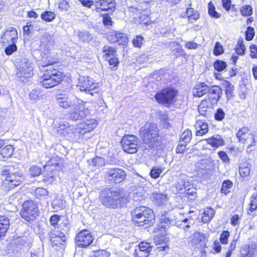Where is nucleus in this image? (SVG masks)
<instances>
[{"instance_id": "1", "label": "nucleus", "mask_w": 257, "mask_h": 257, "mask_svg": "<svg viewBox=\"0 0 257 257\" xmlns=\"http://www.w3.org/2000/svg\"><path fill=\"white\" fill-rule=\"evenodd\" d=\"M101 202L108 208L121 207L126 202V193L122 189L116 188H107L101 193Z\"/></svg>"}, {"instance_id": "2", "label": "nucleus", "mask_w": 257, "mask_h": 257, "mask_svg": "<svg viewBox=\"0 0 257 257\" xmlns=\"http://www.w3.org/2000/svg\"><path fill=\"white\" fill-rule=\"evenodd\" d=\"M132 221L136 225L147 227L153 224L155 220L153 211L146 206L136 207L131 212Z\"/></svg>"}, {"instance_id": "3", "label": "nucleus", "mask_w": 257, "mask_h": 257, "mask_svg": "<svg viewBox=\"0 0 257 257\" xmlns=\"http://www.w3.org/2000/svg\"><path fill=\"white\" fill-rule=\"evenodd\" d=\"M63 72L54 68L46 70L43 75L40 84L46 88H50L58 85L63 80Z\"/></svg>"}, {"instance_id": "4", "label": "nucleus", "mask_w": 257, "mask_h": 257, "mask_svg": "<svg viewBox=\"0 0 257 257\" xmlns=\"http://www.w3.org/2000/svg\"><path fill=\"white\" fill-rule=\"evenodd\" d=\"M23 180V173L21 171L11 173L2 181L0 185V194L7 193L11 189L19 186Z\"/></svg>"}, {"instance_id": "5", "label": "nucleus", "mask_w": 257, "mask_h": 257, "mask_svg": "<svg viewBox=\"0 0 257 257\" xmlns=\"http://www.w3.org/2000/svg\"><path fill=\"white\" fill-rule=\"evenodd\" d=\"M178 91L175 88L168 87L157 92L155 96L157 101L162 104L170 105L175 100Z\"/></svg>"}, {"instance_id": "6", "label": "nucleus", "mask_w": 257, "mask_h": 257, "mask_svg": "<svg viewBox=\"0 0 257 257\" xmlns=\"http://www.w3.org/2000/svg\"><path fill=\"white\" fill-rule=\"evenodd\" d=\"M89 113L88 108L85 106L84 102L77 98H75L72 109L70 111V118L75 120L85 118Z\"/></svg>"}, {"instance_id": "7", "label": "nucleus", "mask_w": 257, "mask_h": 257, "mask_svg": "<svg viewBox=\"0 0 257 257\" xmlns=\"http://www.w3.org/2000/svg\"><path fill=\"white\" fill-rule=\"evenodd\" d=\"M78 86L81 91H85L91 95L98 93L99 88L92 78L88 76H80Z\"/></svg>"}, {"instance_id": "8", "label": "nucleus", "mask_w": 257, "mask_h": 257, "mask_svg": "<svg viewBox=\"0 0 257 257\" xmlns=\"http://www.w3.org/2000/svg\"><path fill=\"white\" fill-rule=\"evenodd\" d=\"M126 172L119 168H111L107 169L105 172V178L109 183H120L126 178Z\"/></svg>"}, {"instance_id": "9", "label": "nucleus", "mask_w": 257, "mask_h": 257, "mask_svg": "<svg viewBox=\"0 0 257 257\" xmlns=\"http://www.w3.org/2000/svg\"><path fill=\"white\" fill-rule=\"evenodd\" d=\"M37 205L32 201H25L20 212L22 217L27 221L33 220L38 215Z\"/></svg>"}, {"instance_id": "10", "label": "nucleus", "mask_w": 257, "mask_h": 257, "mask_svg": "<svg viewBox=\"0 0 257 257\" xmlns=\"http://www.w3.org/2000/svg\"><path fill=\"white\" fill-rule=\"evenodd\" d=\"M139 140L134 135L124 136L121 141L123 150L128 154H134L138 151Z\"/></svg>"}, {"instance_id": "11", "label": "nucleus", "mask_w": 257, "mask_h": 257, "mask_svg": "<svg viewBox=\"0 0 257 257\" xmlns=\"http://www.w3.org/2000/svg\"><path fill=\"white\" fill-rule=\"evenodd\" d=\"M170 225L180 226L181 225V221H177L175 218H170L167 217L166 215H162L157 229L160 232V234L162 237L166 235L167 229L170 227Z\"/></svg>"}, {"instance_id": "12", "label": "nucleus", "mask_w": 257, "mask_h": 257, "mask_svg": "<svg viewBox=\"0 0 257 257\" xmlns=\"http://www.w3.org/2000/svg\"><path fill=\"white\" fill-rule=\"evenodd\" d=\"M49 238L53 247L58 249V247H64L66 236L64 233L57 230H52L49 233Z\"/></svg>"}, {"instance_id": "13", "label": "nucleus", "mask_w": 257, "mask_h": 257, "mask_svg": "<svg viewBox=\"0 0 257 257\" xmlns=\"http://www.w3.org/2000/svg\"><path fill=\"white\" fill-rule=\"evenodd\" d=\"M94 237L88 230L81 231L75 237L76 244L79 247H87L92 243Z\"/></svg>"}, {"instance_id": "14", "label": "nucleus", "mask_w": 257, "mask_h": 257, "mask_svg": "<svg viewBox=\"0 0 257 257\" xmlns=\"http://www.w3.org/2000/svg\"><path fill=\"white\" fill-rule=\"evenodd\" d=\"M191 183L187 177L181 176L179 178L176 183L172 187V191L175 194L183 193L185 192L186 189L192 186Z\"/></svg>"}, {"instance_id": "15", "label": "nucleus", "mask_w": 257, "mask_h": 257, "mask_svg": "<svg viewBox=\"0 0 257 257\" xmlns=\"http://www.w3.org/2000/svg\"><path fill=\"white\" fill-rule=\"evenodd\" d=\"M18 70L17 74L19 77H30L33 74V70L32 63L27 59H23L21 62Z\"/></svg>"}, {"instance_id": "16", "label": "nucleus", "mask_w": 257, "mask_h": 257, "mask_svg": "<svg viewBox=\"0 0 257 257\" xmlns=\"http://www.w3.org/2000/svg\"><path fill=\"white\" fill-rule=\"evenodd\" d=\"M96 10L112 12L115 7L114 0H94Z\"/></svg>"}, {"instance_id": "17", "label": "nucleus", "mask_w": 257, "mask_h": 257, "mask_svg": "<svg viewBox=\"0 0 257 257\" xmlns=\"http://www.w3.org/2000/svg\"><path fill=\"white\" fill-rule=\"evenodd\" d=\"M18 39V32L16 28L9 27L2 35L1 38L2 42L6 44L16 42Z\"/></svg>"}, {"instance_id": "18", "label": "nucleus", "mask_w": 257, "mask_h": 257, "mask_svg": "<svg viewBox=\"0 0 257 257\" xmlns=\"http://www.w3.org/2000/svg\"><path fill=\"white\" fill-rule=\"evenodd\" d=\"M140 135L146 144L156 141L159 137L157 130H141Z\"/></svg>"}, {"instance_id": "19", "label": "nucleus", "mask_w": 257, "mask_h": 257, "mask_svg": "<svg viewBox=\"0 0 257 257\" xmlns=\"http://www.w3.org/2000/svg\"><path fill=\"white\" fill-rule=\"evenodd\" d=\"M56 99L59 106L64 109H67L70 107H72L75 101V98L72 99L69 96L63 94L57 95Z\"/></svg>"}, {"instance_id": "20", "label": "nucleus", "mask_w": 257, "mask_h": 257, "mask_svg": "<svg viewBox=\"0 0 257 257\" xmlns=\"http://www.w3.org/2000/svg\"><path fill=\"white\" fill-rule=\"evenodd\" d=\"M222 94V91L221 88L217 85H213L209 87L208 96L212 103H216Z\"/></svg>"}, {"instance_id": "21", "label": "nucleus", "mask_w": 257, "mask_h": 257, "mask_svg": "<svg viewBox=\"0 0 257 257\" xmlns=\"http://www.w3.org/2000/svg\"><path fill=\"white\" fill-rule=\"evenodd\" d=\"M78 36L82 42H87L91 45H96L98 43L96 37L87 31L79 32Z\"/></svg>"}, {"instance_id": "22", "label": "nucleus", "mask_w": 257, "mask_h": 257, "mask_svg": "<svg viewBox=\"0 0 257 257\" xmlns=\"http://www.w3.org/2000/svg\"><path fill=\"white\" fill-rule=\"evenodd\" d=\"M212 161L211 159H203L197 162L196 167L198 171L202 174H205L212 167Z\"/></svg>"}, {"instance_id": "23", "label": "nucleus", "mask_w": 257, "mask_h": 257, "mask_svg": "<svg viewBox=\"0 0 257 257\" xmlns=\"http://www.w3.org/2000/svg\"><path fill=\"white\" fill-rule=\"evenodd\" d=\"M52 160L50 163L46 166H44V169L49 171L50 173H47L46 174H44L43 181L44 182L47 183H51L55 180V175L56 174L55 172V169L53 167L56 168V166H54L51 164Z\"/></svg>"}, {"instance_id": "24", "label": "nucleus", "mask_w": 257, "mask_h": 257, "mask_svg": "<svg viewBox=\"0 0 257 257\" xmlns=\"http://www.w3.org/2000/svg\"><path fill=\"white\" fill-rule=\"evenodd\" d=\"M209 86L204 82L199 83L196 85L193 93L195 96L201 97L205 94L208 93Z\"/></svg>"}, {"instance_id": "25", "label": "nucleus", "mask_w": 257, "mask_h": 257, "mask_svg": "<svg viewBox=\"0 0 257 257\" xmlns=\"http://www.w3.org/2000/svg\"><path fill=\"white\" fill-rule=\"evenodd\" d=\"M9 226V219L5 216H0V237L5 235Z\"/></svg>"}, {"instance_id": "26", "label": "nucleus", "mask_w": 257, "mask_h": 257, "mask_svg": "<svg viewBox=\"0 0 257 257\" xmlns=\"http://www.w3.org/2000/svg\"><path fill=\"white\" fill-rule=\"evenodd\" d=\"M186 17L188 19V21L193 23L194 21H196L199 18V14L197 11H195L192 8H187L186 12Z\"/></svg>"}, {"instance_id": "27", "label": "nucleus", "mask_w": 257, "mask_h": 257, "mask_svg": "<svg viewBox=\"0 0 257 257\" xmlns=\"http://www.w3.org/2000/svg\"><path fill=\"white\" fill-rule=\"evenodd\" d=\"M56 62V60L49 54H45L42 57L40 65L43 67L50 66Z\"/></svg>"}, {"instance_id": "28", "label": "nucleus", "mask_w": 257, "mask_h": 257, "mask_svg": "<svg viewBox=\"0 0 257 257\" xmlns=\"http://www.w3.org/2000/svg\"><path fill=\"white\" fill-rule=\"evenodd\" d=\"M225 87V94L227 99H230L233 96L234 86L228 81L224 83Z\"/></svg>"}, {"instance_id": "29", "label": "nucleus", "mask_w": 257, "mask_h": 257, "mask_svg": "<svg viewBox=\"0 0 257 257\" xmlns=\"http://www.w3.org/2000/svg\"><path fill=\"white\" fill-rule=\"evenodd\" d=\"M14 152V148L12 145H7L1 152V156L3 158L8 159L11 157Z\"/></svg>"}, {"instance_id": "30", "label": "nucleus", "mask_w": 257, "mask_h": 257, "mask_svg": "<svg viewBox=\"0 0 257 257\" xmlns=\"http://www.w3.org/2000/svg\"><path fill=\"white\" fill-rule=\"evenodd\" d=\"M249 210L253 212L257 210V193L252 194L249 199Z\"/></svg>"}, {"instance_id": "31", "label": "nucleus", "mask_w": 257, "mask_h": 257, "mask_svg": "<svg viewBox=\"0 0 257 257\" xmlns=\"http://www.w3.org/2000/svg\"><path fill=\"white\" fill-rule=\"evenodd\" d=\"M35 195L40 199H46L48 196V191L44 188L38 187L35 191Z\"/></svg>"}, {"instance_id": "32", "label": "nucleus", "mask_w": 257, "mask_h": 257, "mask_svg": "<svg viewBox=\"0 0 257 257\" xmlns=\"http://www.w3.org/2000/svg\"><path fill=\"white\" fill-rule=\"evenodd\" d=\"M208 143L212 146L217 148L223 145V140L220 136H217L209 139Z\"/></svg>"}, {"instance_id": "33", "label": "nucleus", "mask_w": 257, "mask_h": 257, "mask_svg": "<svg viewBox=\"0 0 257 257\" xmlns=\"http://www.w3.org/2000/svg\"><path fill=\"white\" fill-rule=\"evenodd\" d=\"M209 101L205 99L202 100L198 106V111L202 115H205L208 108Z\"/></svg>"}, {"instance_id": "34", "label": "nucleus", "mask_w": 257, "mask_h": 257, "mask_svg": "<svg viewBox=\"0 0 257 257\" xmlns=\"http://www.w3.org/2000/svg\"><path fill=\"white\" fill-rule=\"evenodd\" d=\"M214 212L211 208H207L204 211V215L202 217L203 221L207 222L213 217Z\"/></svg>"}, {"instance_id": "35", "label": "nucleus", "mask_w": 257, "mask_h": 257, "mask_svg": "<svg viewBox=\"0 0 257 257\" xmlns=\"http://www.w3.org/2000/svg\"><path fill=\"white\" fill-rule=\"evenodd\" d=\"M232 182L229 180H226L224 181L222 184L221 188V192L225 194H227L230 192L228 190L232 187Z\"/></svg>"}, {"instance_id": "36", "label": "nucleus", "mask_w": 257, "mask_h": 257, "mask_svg": "<svg viewBox=\"0 0 257 257\" xmlns=\"http://www.w3.org/2000/svg\"><path fill=\"white\" fill-rule=\"evenodd\" d=\"M29 172L32 177L39 176L42 173L41 168L37 165L31 166L29 169Z\"/></svg>"}, {"instance_id": "37", "label": "nucleus", "mask_w": 257, "mask_h": 257, "mask_svg": "<svg viewBox=\"0 0 257 257\" xmlns=\"http://www.w3.org/2000/svg\"><path fill=\"white\" fill-rule=\"evenodd\" d=\"M41 19L46 22H51L55 18V15L50 11H46L41 15Z\"/></svg>"}, {"instance_id": "38", "label": "nucleus", "mask_w": 257, "mask_h": 257, "mask_svg": "<svg viewBox=\"0 0 257 257\" xmlns=\"http://www.w3.org/2000/svg\"><path fill=\"white\" fill-rule=\"evenodd\" d=\"M208 14L214 18H219L221 15L215 11V8L211 2H209L208 6Z\"/></svg>"}, {"instance_id": "39", "label": "nucleus", "mask_w": 257, "mask_h": 257, "mask_svg": "<svg viewBox=\"0 0 257 257\" xmlns=\"http://www.w3.org/2000/svg\"><path fill=\"white\" fill-rule=\"evenodd\" d=\"M214 69L217 71L220 72L223 70L227 66L226 63L222 60H216L213 64Z\"/></svg>"}, {"instance_id": "40", "label": "nucleus", "mask_w": 257, "mask_h": 257, "mask_svg": "<svg viewBox=\"0 0 257 257\" xmlns=\"http://www.w3.org/2000/svg\"><path fill=\"white\" fill-rule=\"evenodd\" d=\"M245 51V48L242 39H239L237 44L235 48V52L237 55H243Z\"/></svg>"}, {"instance_id": "41", "label": "nucleus", "mask_w": 257, "mask_h": 257, "mask_svg": "<svg viewBox=\"0 0 257 257\" xmlns=\"http://www.w3.org/2000/svg\"><path fill=\"white\" fill-rule=\"evenodd\" d=\"M152 246L151 245L150 243L148 242L142 241L139 244L138 249L145 252H148V253L152 250Z\"/></svg>"}, {"instance_id": "42", "label": "nucleus", "mask_w": 257, "mask_h": 257, "mask_svg": "<svg viewBox=\"0 0 257 257\" xmlns=\"http://www.w3.org/2000/svg\"><path fill=\"white\" fill-rule=\"evenodd\" d=\"M162 172V168L161 167H154L150 171V176L153 179L159 178L160 174Z\"/></svg>"}, {"instance_id": "43", "label": "nucleus", "mask_w": 257, "mask_h": 257, "mask_svg": "<svg viewBox=\"0 0 257 257\" xmlns=\"http://www.w3.org/2000/svg\"><path fill=\"white\" fill-rule=\"evenodd\" d=\"M103 52L105 53V55L108 57H110L111 56H114L116 53L115 49L113 47L108 45H106L103 48Z\"/></svg>"}, {"instance_id": "44", "label": "nucleus", "mask_w": 257, "mask_h": 257, "mask_svg": "<svg viewBox=\"0 0 257 257\" xmlns=\"http://www.w3.org/2000/svg\"><path fill=\"white\" fill-rule=\"evenodd\" d=\"M154 197L156 200V203L159 205L164 203L167 200L166 196L161 193L154 194Z\"/></svg>"}, {"instance_id": "45", "label": "nucleus", "mask_w": 257, "mask_h": 257, "mask_svg": "<svg viewBox=\"0 0 257 257\" xmlns=\"http://www.w3.org/2000/svg\"><path fill=\"white\" fill-rule=\"evenodd\" d=\"M31 99L36 100L42 97V92L39 89H33L29 94Z\"/></svg>"}, {"instance_id": "46", "label": "nucleus", "mask_w": 257, "mask_h": 257, "mask_svg": "<svg viewBox=\"0 0 257 257\" xmlns=\"http://www.w3.org/2000/svg\"><path fill=\"white\" fill-rule=\"evenodd\" d=\"M245 34L246 40L249 41L252 40L255 35L254 28L250 26L248 27L246 31H245Z\"/></svg>"}, {"instance_id": "47", "label": "nucleus", "mask_w": 257, "mask_h": 257, "mask_svg": "<svg viewBox=\"0 0 257 257\" xmlns=\"http://www.w3.org/2000/svg\"><path fill=\"white\" fill-rule=\"evenodd\" d=\"M240 13L243 16H249L252 14V9L249 5L243 6L240 9Z\"/></svg>"}, {"instance_id": "48", "label": "nucleus", "mask_w": 257, "mask_h": 257, "mask_svg": "<svg viewBox=\"0 0 257 257\" xmlns=\"http://www.w3.org/2000/svg\"><path fill=\"white\" fill-rule=\"evenodd\" d=\"M16 42L8 44L9 46L5 48V52L7 55H10L17 50Z\"/></svg>"}, {"instance_id": "49", "label": "nucleus", "mask_w": 257, "mask_h": 257, "mask_svg": "<svg viewBox=\"0 0 257 257\" xmlns=\"http://www.w3.org/2000/svg\"><path fill=\"white\" fill-rule=\"evenodd\" d=\"M104 164L105 161L103 158L100 157H96L92 160L91 165L99 168L103 166Z\"/></svg>"}, {"instance_id": "50", "label": "nucleus", "mask_w": 257, "mask_h": 257, "mask_svg": "<svg viewBox=\"0 0 257 257\" xmlns=\"http://www.w3.org/2000/svg\"><path fill=\"white\" fill-rule=\"evenodd\" d=\"M192 137L191 132L190 130H185L182 134L181 139L184 143L189 142Z\"/></svg>"}, {"instance_id": "51", "label": "nucleus", "mask_w": 257, "mask_h": 257, "mask_svg": "<svg viewBox=\"0 0 257 257\" xmlns=\"http://www.w3.org/2000/svg\"><path fill=\"white\" fill-rule=\"evenodd\" d=\"M230 233L228 230H224L222 231L220 236V241L222 244H227L228 238L229 236Z\"/></svg>"}, {"instance_id": "52", "label": "nucleus", "mask_w": 257, "mask_h": 257, "mask_svg": "<svg viewBox=\"0 0 257 257\" xmlns=\"http://www.w3.org/2000/svg\"><path fill=\"white\" fill-rule=\"evenodd\" d=\"M249 249V257H254L257 254V243H252L248 245Z\"/></svg>"}, {"instance_id": "53", "label": "nucleus", "mask_w": 257, "mask_h": 257, "mask_svg": "<svg viewBox=\"0 0 257 257\" xmlns=\"http://www.w3.org/2000/svg\"><path fill=\"white\" fill-rule=\"evenodd\" d=\"M225 116V112L222 108H218L214 115L215 119L218 121L222 120Z\"/></svg>"}, {"instance_id": "54", "label": "nucleus", "mask_w": 257, "mask_h": 257, "mask_svg": "<svg viewBox=\"0 0 257 257\" xmlns=\"http://www.w3.org/2000/svg\"><path fill=\"white\" fill-rule=\"evenodd\" d=\"M117 39L118 41L116 43L119 45H124L127 41L126 36L121 33L117 32Z\"/></svg>"}, {"instance_id": "55", "label": "nucleus", "mask_w": 257, "mask_h": 257, "mask_svg": "<svg viewBox=\"0 0 257 257\" xmlns=\"http://www.w3.org/2000/svg\"><path fill=\"white\" fill-rule=\"evenodd\" d=\"M223 53V48L219 42H216L213 50V53L215 56L219 55Z\"/></svg>"}, {"instance_id": "56", "label": "nucleus", "mask_w": 257, "mask_h": 257, "mask_svg": "<svg viewBox=\"0 0 257 257\" xmlns=\"http://www.w3.org/2000/svg\"><path fill=\"white\" fill-rule=\"evenodd\" d=\"M239 172L242 177H245L249 175L250 169L248 167H243L241 165L239 168Z\"/></svg>"}, {"instance_id": "57", "label": "nucleus", "mask_w": 257, "mask_h": 257, "mask_svg": "<svg viewBox=\"0 0 257 257\" xmlns=\"http://www.w3.org/2000/svg\"><path fill=\"white\" fill-rule=\"evenodd\" d=\"M110 253L105 250H98L94 251V254L92 257H109Z\"/></svg>"}, {"instance_id": "58", "label": "nucleus", "mask_w": 257, "mask_h": 257, "mask_svg": "<svg viewBox=\"0 0 257 257\" xmlns=\"http://www.w3.org/2000/svg\"><path fill=\"white\" fill-rule=\"evenodd\" d=\"M144 38L141 36H137L133 40V43L135 47H140L142 46Z\"/></svg>"}, {"instance_id": "59", "label": "nucleus", "mask_w": 257, "mask_h": 257, "mask_svg": "<svg viewBox=\"0 0 257 257\" xmlns=\"http://www.w3.org/2000/svg\"><path fill=\"white\" fill-rule=\"evenodd\" d=\"M20 197L21 194L20 193L17 192L9 197V201L10 203L16 204V203L18 202Z\"/></svg>"}, {"instance_id": "60", "label": "nucleus", "mask_w": 257, "mask_h": 257, "mask_svg": "<svg viewBox=\"0 0 257 257\" xmlns=\"http://www.w3.org/2000/svg\"><path fill=\"white\" fill-rule=\"evenodd\" d=\"M249 249L248 245L242 246L240 249L241 257H249Z\"/></svg>"}, {"instance_id": "61", "label": "nucleus", "mask_w": 257, "mask_h": 257, "mask_svg": "<svg viewBox=\"0 0 257 257\" xmlns=\"http://www.w3.org/2000/svg\"><path fill=\"white\" fill-rule=\"evenodd\" d=\"M250 56L252 58H257V46L255 45H251L250 46Z\"/></svg>"}, {"instance_id": "62", "label": "nucleus", "mask_w": 257, "mask_h": 257, "mask_svg": "<svg viewBox=\"0 0 257 257\" xmlns=\"http://www.w3.org/2000/svg\"><path fill=\"white\" fill-rule=\"evenodd\" d=\"M108 40L111 43H116L118 41L117 39V32H112L108 35Z\"/></svg>"}, {"instance_id": "63", "label": "nucleus", "mask_w": 257, "mask_h": 257, "mask_svg": "<svg viewBox=\"0 0 257 257\" xmlns=\"http://www.w3.org/2000/svg\"><path fill=\"white\" fill-rule=\"evenodd\" d=\"M69 8L68 3L66 1H62L59 4V9L61 11H67Z\"/></svg>"}, {"instance_id": "64", "label": "nucleus", "mask_w": 257, "mask_h": 257, "mask_svg": "<svg viewBox=\"0 0 257 257\" xmlns=\"http://www.w3.org/2000/svg\"><path fill=\"white\" fill-rule=\"evenodd\" d=\"M148 255V252H145L138 249H135L134 257H147Z\"/></svg>"}]
</instances>
